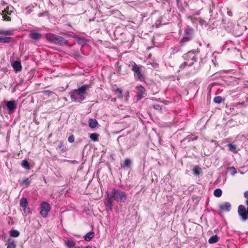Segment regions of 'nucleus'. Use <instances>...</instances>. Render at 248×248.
Instances as JSON below:
<instances>
[{
  "label": "nucleus",
  "mask_w": 248,
  "mask_h": 248,
  "mask_svg": "<svg viewBox=\"0 0 248 248\" xmlns=\"http://www.w3.org/2000/svg\"><path fill=\"white\" fill-rule=\"evenodd\" d=\"M106 194L107 198L105 202V205L109 210H111L112 209L113 201L118 202H125L127 198L126 193L118 188H114L110 193L107 192Z\"/></svg>",
  "instance_id": "1"
},
{
  "label": "nucleus",
  "mask_w": 248,
  "mask_h": 248,
  "mask_svg": "<svg viewBox=\"0 0 248 248\" xmlns=\"http://www.w3.org/2000/svg\"><path fill=\"white\" fill-rule=\"evenodd\" d=\"M90 85L85 84L78 89L71 90L69 94L73 102L81 103L85 99L87 90L90 88Z\"/></svg>",
  "instance_id": "2"
},
{
  "label": "nucleus",
  "mask_w": 248,
  "mask_h": 248,
  "mask_svg": "<svg viewBox=\"0 0 248 248\" xmlns=\"http://www.w3.org/2000/svg\"><path fill=\"white\" fill-rule=\"evenodd\" d=\"M46 37L48 41L56 45L63 46L68 44L67 40L63 37L53 33H48L46 34Z\"/></svg>",
  "instance_id": "3"
},
{
  "label": "nucleus",
  "mask_w": 248,
  "mask_h": 248,
  "mask_svg": "<svg viewBox=\"0 0 248 248\" xmlns=\"http://www.w3.org/2000/svg\"><path fill=\"white\" fill-rule=\"evenodd\" d=\"M129 66L131 67V70L134 73V76H136L138 80L140 81L145 80V76L141 72L142 66H139L134 61L129 62Z\"/></svg>",
  "instance_id": "4"
},
{
  "label": "nucleus",
  "mask_w": 248,
  "mask_h": 248,
  "mask_svg": "<svg viewBox=\"0 0 248 248\" xmlns=\"http://www.w3.org/2000/svg\"><path fill=\"white\" fill-rule=\"evenodd\" d=\"M246 204L247 206L246 210V207L243 205H240L238 207V213L241 217L242 221H246L248 218V200H246Z\"/></svg>",
  "instance_id": "5"
},
{
  "label": "nucleus",
  "mask_w": 248,
  "mask_h": 248,
  "mask_svg": "<svg viewBox=\"0 0 248 248\" xmlns=\"http://www.w3.org/2000/svg\"><path fill=\"white\" fill-rule=\"evenodd\" d=\"M194 31L193 29L190 27H187L185 30L184 36L181 40V42L185 43L189 41L193 37Z\"/></svg>",
  "instance_id": "6"
},
{
  "label": "nucleus",
  "mask_w": 248,
  "mask_h": 248,
  "mask_svg": "<svg viewBox=\"0 0 248 248\" xmlns=\"http://www.w3.org/2000/svg\"><path fill=\"white\" fill-rule=\"evenodd\" d=\"M40 214L43 217H46L47 216L48 213L50 210L51 207L47 202H43L41 203L40 205Z\"/></svg>",
  "instance_id": "7"
},
{
  "label": "nucleus",
  "mask_w": 248,
  "mask_h": 248,
  "mask_svg": "<svg viewBox=\"0 0 248 248\" xmlns=\"http://www.w3.org/2000/svg\"><path fill=\"white\" fill-rule=\"evenodd\" d=\"M183 57L185 60H190L192 62V64L196 60V54L194 51H189L188 53L184 55Z\"/></svg>",
  "instance_id": "8"
},
{
  "label": "nucleus",
  "mask_w": 248,
  "mask_h": 248,
  "mask_svg": "<svg viewBox=\"0 0 248 248\" xmlns=\"http://www.w3.org/2000/svg\"><path fill=\"white\" fill-rule=\"evenodd\" d=\"M220 210L229 212L231 210V204L229 202H225L218 205Z\"/></svg>",
  "instance_id": "9"
},
{
  "label": "nucleus",
  "mask_w": 248,
  "mask_h": 248,
  "mask_svg": "<svg viewBox=\"0 0 248 248\" xmlns=\"http://www.w3.org/2000/svg\"><path fill=\"white\" fill-rule=\"evenodd\" d=\"M137 98L139 100L141 99L145 94V90L142 86L137 87Z\"/></svg>",
  "instance_id": "10"
},
{
  "label": "nucleus",
  "mask_w": 248,
  "mask_h": 248,
  "mask_svg": "<svg viewBox=\"0 0 248 248\" xmlns=\"http://www.w3.org/2000/svg\"><path fill=\"white\" fill-rule=\"evenodd\" d=\"M6 107L9 111H14L16 108V104L15 101H9L6 103Z\"/></svg>",
  "instance_id": "11"
},
{
  "label": "nucleus",
  "mask_w": 248,
  "mask_h": 248,
  "mask_svg": "<svg viewBox=\"0 0 248 248\" xmlns=\"http://www.w3.org/2000/svg\"><path fill=\"white\" fill-rule=\"evenodd\" d=\"M29 37L32 39L35 40H38L42 37V34L40 33L31 31L29 34Z\"/></svg>",
  "instance_id": "12"
},
{
  "label": "nucleus",
  "mask_w": 248,
  "mask_h": 248,
  "mask_svg": "<svg viewBox=\"0 0 248 248\" xmlns=\"http://www.w3.org/2000/svg\"><path fill=\"white\" fill-rule=\"evenodd\" d=\"M12 67L16 72H19L22 69V66L21 62L19 61H15L12 64Z\"/></svg>",
  "instance_id": "13"
},
{
  "label": "nucleus",
  "mask_w": 248,
  "mask_h": 248,
  "mask_svg": "<svg viewBox=\"0 0 248 248\" xmlns=\"http://www.w3.org/2000/svg\"><path fill=\"white\" fill-rule=\"evenodd\" d=\"M132 165V161L130 158H126L124 160L123 163L121 164L122 168H129Z\"/></svg>",
  "instance_id": "14"
},
{
  "label": "nucleus",
  "mask_w": 248,
  "mask_h": 248,
  "mask_svg": "<svg viewBox=\"0 0 248 248\" xmlns=\"http://www.w3.org/2000/svg\"><path fill=\"white\" fill-rule=\"evenodd\" d=\"M64 243L68 248H73L76 245L75 242L72 239H68L65 240Z\"/></svg>",
  "instance_id": "15"
},
{
  "label": "nucleus",
  "mask_w": 248,
  "mask_h": 248,
  "mask_svg": "<svg viewBox=\"0 0 248 248\" xmlns=\"http://www.w3.org/2000/svg\"><path fill=\"white\" fill-rule=\"evenodd\" d=\"M20 205L25 210V212H26V209L28 205L27 199L25 198H22L20 201Z\"/></svg>",
  "instance_id": "16"
},
{
  "label": "nucleus",
  "mask_w": 248,
  "mask_h": 248,
  "mask_svg": "<svg viewBox=\"0 0 248 248\" xmlns=\"http://www.w3.org/2000/svg\"><path fill=\"white\" fill-rule=\"evenodd\" d=\"M94 236V233L93 232H90L85 234L84 236V239L87 241H90Z\"/></svg>",
  "instance_id": "17"
},
{
  "label": "nucleus",
  "mask_w": 248,
  "mask_h": 248,
  "mask_svg": "<svg viewBox=\"0 0 248 248\" xmlns=\"http://www.w3.org/2000/svg\"><path fill=\"white\" fill-rule=\"evenodd\" d=\"M98 124L97 121L93 119H90L89 120V125L92 128H94L97 126Z\"/></svg>",
  "instance_id": "18"
},
{
  "label": "nucleus",
  "mask_w": 248,
  "mask_h": 248,
  "mask_svg": "<svg viewBox=\"0 0 248 248\" xmlns=\"http://www.w3.org/2000/svg\"><path fill=\"white\" fill-rule=\"evenodd\" d=\"M7 248H16V244L14 240L9 238L7 244Z\"/></svg>",
  "instance_id": "19"
},
{
  "label": "nucleus",
  "mask_w": 248,
  "mask_h": 248,
  "mask_svg": "<svg viewBox=\"0 0 248 248\" xmlns=\"http://www.w3.org/2000/svg\"><path fill=\"white\" fill-rule=\"evenodd\" d=\"M2 13L3 15L2 17L4 20L11 21V17L8 16L9 15H10V13L9 12L7 11V10L5 9L2 11Z\"/></svg>",
  "instance_id": "20"
},
{
  "label": "nucleus",
  "mask_w": 248,
  "mask_h": 248,
  "mask_svg": "<svg viewBox=\"0 0 248 248\" xmlns=\"http://www.w3.org/2000/svg\"><path fill=\"white\" fill-rule=\"evenodd\" d=\"M12 38L10 37H0V42L2 43H8L12 41Z\"/></svg>",
  "instance_id": "21"
},
{
  "label": "nucleus",
  "mask_w": 248,
  "mask_h": 248,
  "mask_svg": "<svg viewBox=\"0 0 248 248\" xmlns=\"http://www.w3.org/2000/svg\"><path fill=\"white\" fill-rule=\"evenodd\" d=\"M113 91L114 92L115 94H117L118 98L120 99L123 98L122 90L121 89L117 88L116 89H114Z\"/></svg>",
  "instance_id": "22"
},
{
  "label": "nucleus",
  "mask_w": 248,
  "mask_h": 248,
  "mask_svg": "<svg viewBox=\"0 0 248 248\" xmlns=\"http://www.w3.org/2000/svg\"><path fill=\"white\" fill-rule=\"evenodd\" d=\"M227 146L228 147L229 150L234 153H236L237 152V151L236 150V146L235 145L232 144V143H229L227 145Z\"/></svg>",
  "instance_id": "23"
},
{
  "label": "nucleus",
  "mask_w": 248,
  "mask_h": 248,
  "mask_svg": "<svg viewBox=\"0 0 248 248\" xmlns=\"http://www.w3.org/2000/svg\"><path fill=\"white\" fill-rule=\"evenodd\" d=\"M21 166L27 170H30L31 169V167H30V164L29 163V162L26 160H23L22 162H21Z\"/></svg>",
  "instance_id": "24"
},
{
  "label": "nucleus",
  "mask_w": 248,
  "mask_h": 248,
  "mask_svg": "<svg viewBox=\"0 0 248 248\" xmlns=\"http://www.w3.org/2000/svg\"><path fill=\"white\" fill-rule=\"evenodd\" d=\"M218 240V239L217 236V235H214L209 238L208 242L210 244H214L216 243Z\"/></svg>",
  "instance_id": "25"
},
{
  "label": "nucleus",
  "mask_w": 248,
  "mask_h": 248,
  "mask_svg": "<svg viewBox=\"0 0 248 248\" xmlns=\"http://www.w3.org/2000/svg\"><path fill=\"white\" fill-rule=\"evenodd\" d=\"M20 234L19 232L16 230H11L10 231V236L12 237H17Z\"/></svg>",
  "instance_id": "26"
},
{
  "label": "nucleus",
  "mask_w": 248,
  "mask_h": 248,
  "mask_svg": "<svg viewBox=\"0 0 248 248\" xmlns=\"http://www.w3.org/2000/svg\"><path fill=\"white\" fill-rule=\"evenodd\" d=\"M192 65V62H189V60H188V61L186 60V61L184 62V63L180 65V68L183 69L187 66H191Z\"/></svg>",
  "instance_id": "27"
},
{
  "label": "nucleus",
  "mask_w": 248,
  "mask_h": 248,
  "mask_svg": "<svg viewBox=\"0 0 248 248\" xmlns=\"http://www.w3.org/2000/svg\"><path fill=\"white\" fill-rule=\"evenodd\" d=\"M13 34V32L11 30H0V34L4 35H10Z\"/></svg>",
  "instance_id": "28"
},
{
  "label": "nucleus",
  "mask_w": 248,
  "mask_h": 248,
  "mask_svg": "<svg viewBox=\"0 0 248 248\" xmlns=\"http://www.w3.org/2000/svg\"><path fill=\"white\" fill-rule=\"evenodd\" d=\"M99 135L97 133H92L90 135V139L93 141H97L98 140Z\"/></svg>",
  "instance_id": "29"
},
{
  "label": "nucleus",
  "mask_w": 248,
  "mask_h": 248,
  "mask_svg": "<svg viewBox=\"0 0 248 248\" xmlns=\"http://www.w3.org/2000/svg\"><path fill=\"white\" fill-rule=\"evenodd\" d=\"M222 190L220 188H217L214 191V195L217 197H220L222 195Z\"/></svg>",
  "instance_id": "30"
},
{
  "label": "nucleus",
  "mask_w": 248,
  "mask_h": 248,
  "mask_svg": "<svg viewBox=\"0 0 248 248\" xmlns=\"http://www.w3.org/2000/svg\"><path fill=\"white\" fill-rule=\"evenodd\" d=\"M213 100L215 103L219 104L223 101V98L221 96H217L214 97Z\"/></svg>",
  "instance_id": "31"
},
{
  "label": "nucleus",
  "mask_w": 248,
  "mask_h": 248,
  "mask_svg": "<svg viewBox=\"0 0 248 248\" xmlns=\"http://www.w3.org/2000/svg\"><path fill=\"white\" fill-rule=\"evenodd\" d=\"M201 169L198 166H195L193 169V173L196 175H199L200 173Z\"/></svg>",
  "instance_id": "32"
},
{
  "label": "nucleus",
  "mask_w": 248,
  "mask_h": 248,
  "mask_svg": "<svg viewBox=\"0 0 248 248\" xmlns=\"http://www.w3.org/2000/svg\"><path fill=\"white\" fill-rule=\"evenodd\" d=\"M77 42L80 44H84L86 43V40L83 37H78Z\"/></svg>",
  "instance_id": "33"
},
{
  "label": "nucleus",
  "mask_w": 248,
  "mask_h": 248,
  "mask_svg": "<svg viewBox=\"0 0 248 248\" xmlns=\"http://www.w3.org/2000/svg\"><path fill=\"white\" fill-rule=\"evenodd\" d=\"M30 182L29 180V178H26L23 180L22 184L23 185H25V187H27L29 186V185L30 184Z\"/></svg>",
  "instance_id": "34"
},
{
  "label": "nucleus",
  "mask_w": 248,
  "mask_h": 248,
  "mask_svg": "<svg viewBox=\"0 0 248 248\" xmlns=\"http://www.w3.org/2000/svg\"><path fill=\"white\" fill-rule=\"evenodd\" d=\"M153 108L155 109H156V110L159 111V112H161V111H162V108L159 105H157V104L154 105L153 106Z\"/></svg>",
  "instance_id": "35"
},
{
  "label": "nucleus",
  "mask_w": 248,
  "mask_h": 248,
  "mask_svg": "<svg viewBox=\"0 0 248 248\" xmlns=\"http://www.w3.org/2000/svg\"><path fill=\"white\" fill-rule=\"evenodd\" d=\"M229 169L232 171L231 173L232 175H234L236 173V170L234 167H231Z\"/></svg>",
  "instance_id": "36"
},
{
  "label": "nucleus",
  "mask_w": 248,
  "mask_h": 248,
  "mask_svg": "<svg viewBox=\"0 0 248 248\" xmlns=\"http://www.w3.org/2000/svg\"><path fill=\"white\" fill-rule=\"evenodd\" d=\"M68 140L70 143L73 142L75 140V138L74 136L71 135L70 136H69V138H68Z\"/></svg>",
  "instance_id": "37"
},
{
  "label": "nucleus",
  "mask_w": 248,
  "mask_h": 248,
  "mask_svg": "<svg viewBox=\"0 0 248 248\" xmlns=\"http://www.w3.org/2000/svg\"><path fill=\"white\" fill-rule=\"evenodd\" d=\"M42 93L44 94H46V95H50V94H51L52 93V92H51L50 91H49V90H46V91H43L42 92Z\"/></svg>",
  "instance_id": "38"
},
{
  "label": "nucleus",
  "mask_w": 248,
  "mask_h": 248,
  "mask_svg": "<svg viewBox=\"0 0 248 248\" xmlns=\"http://www.w3.org/2000/svg\"><path fill=\"white\" fill-rule=\"evenodd\" d=\"M244 197L245 198L248 199V191H246L245 192Z\"/></svg>",
  "instance_id": "39"
},
{
  "label": "nucleus",
  "mask_w": 248,
  "mask_h": 248,
  "mask_svg": "<svg viewBox=\"0 0 248 248\" xmlns=\"http://www.w3.org/2000/svg\"><path fill=\"white\" fill-rule=\"evenodd\" d=\"M111 101L112 102H115L116 101V98H112L111 99Z\"/></svg>",
  "instance_id": "40"
},
{
  "label": "nucleus",
  "mask_w": 248,
  "mask_h": 248,
  "mask_svg": "<svg viewBox=\"0 0 248 248\" xmlns=\"http://www.w3.org/2000/svg\"><path fill=\"white\" fill-rule=\"evenodd\" d=\"M197 139H198V137H196L194 138L193 139H192L191 140H196Z\"/></svg>",
  "instance_id": "41"
},
{
  "label": "nucleus",
  "mask_w": 248,
  "mask_h": 248,
  "mask_svg": "<svg viewBox=\"0 0 248 248\" xmlns=\"http://www.w3.org/2000/svg\"><path fill=\"white\" fill-rule=\"evenodd\" d=\"M228 15H229V16H232V13H231V12H228Z\"/></svg>",
  "instance_id": "42"
},
{
  "label": "nucleus",
  "mask_w": 248,
  "mask_h": 248,
  "mask_svg": "<svg viewBox=\"0 0 248 248\" xmlns=\"http://www.w3.org/2000/svg\"><path fill=\"white\" fill-rule=\"evenodd\" d=\"M86 248H92V247L89 246L86 247Z\"/></svg>",
  "instance_id": "43"
},
{
  "label": "nucleus",
  "mask_w": 248,
  "mask_h": 248,
  "mask_svg": "<svg viewBox=\"0 0 248 248\" xmlns=\"http://www.w3.org/2000/svg\"><path fill=\"white\" fill-rule=\"evenodd\" d=\"M63 99H64V100H65V101H66V100H67V98H66V97H64V98H63Z\"/></svg>",
  "instance_id": "44"
},
{
  "label": "nucleus",
  "mask_w": 248,
  "mask_h": 248,
  "mask_svg": "<svg viewBox=\"0 0 248 248\" xmlns=\"http://www.w3.org/2000/svg\"><path fill=\"white\" fill-rule=\"evenodd\" d=\"M75 248H80V247H77Z\"/></svg>",
  "instance_id": "45"
}]
</instances>
